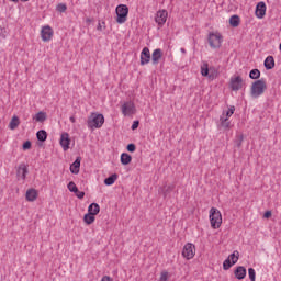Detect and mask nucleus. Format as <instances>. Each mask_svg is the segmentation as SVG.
<instances>
[{
    "mask_svg": "<svg viewBox=\"0 0 281 281\" xmlns=\"http://www.w3.org/2000/svg\"><path fill=\"white\" fill-rule=\"evenodd\" d=\"M11 1H13V3H19V0H11Z\"/></svg>",
    "mask_w": 281,
    "mask_h": 281,
    "instance_id": "47",
    "label": "nucleus"
},
{
    "mask_svg": "<svg viewBox=\"0 0 281 281\" xmlns=\"http://www.w3.org/2000/svg\"><path fill=\"white\" fill-rule=\"evenodd\" d=\"M164 56V52L160 48H156L151 54V63L153 65H159V60Z\"/></svg>",
    "mask_w": 281,
    "mask_h": 281,
    "instance_id": "14",
    "label": "nucleus"
},
{
    "mask_svg": "<svg viewBox=\"0 0 281 281\" xmlns=\"http://www.w3.org/2000/svg\"><path fill=\"white\" fill-rule=\"evenodd\" d=\"M209 218L213 229H218V227H221L223 224V215L216 207H211Z\"/></svg>",
    "mask_w": 281,
    "mask_h": 281,
    "instance_id": "1",
    "label": "nucleus"
},
{
    "mask_svg": "<svg viewBox=\"0 0 281 281\" xmlns=\"http://www.w3.org/2000/svg\"><path fill=\"white\" fill-rule=\"evenodd\" d=\"M59 144L64 151L69 150V145L71 144V138H69V133H63L60 135Z\"/></svg>",
    "mask_w": 281,
    "mask_h": 281,
    "instance_id": "11",
    "label": "nucleus"
},
{
    "mask_svg": "<svg viewBox=\"0 0 281 281\" xmlns=\"http://www.w3.org/2000/svg\"><path fill=\"white\" fill-rule=\"evenodd\" d=\"M209 45L212 49H218L223 45V35L221 33H210L209 34Z\"/></svg>",
    "mask_w": 281,
    "mask_h": 281,
    "instance_id": "5",
    "label": "nucleus"
},
{
    "mask_svg": "<svg viewBox=\"0 0 281 281\" xmlns=\"http://www.w3.org/2000/svg\"><path fill=\"white\" fill-rule=\"evenodd\" d=\"M232 267H234V263L227 258V259L223 262V269H224V271H227L228 269H232Z\"/></svg>",
    "mask_w": 281,
    "mask_h": 281,
    "instance_id": "34",
    "label": "nucleus"
},
{
    "mask_svg": "<svg viewBox=\"0 0 281 281\" xmlns=\"http://www.w3.org/2000/svg\"><path fill=\"white\" fill-rule=\"evenodd\" d=\"M160 281H168V272L167 271L161 272Z\"/></svg>",
    "mask_w": 281,
    "mask_h": 281,
    "instance_id": "40",
    "label": "nucleus"
},
{
    "mask_svg": "<svg viewBox=\"0 0 281 281\" xmlns=\"http://www.w3.org/2000/svg\"><path fill=\"white\" fill-rule=\"evenodd\" d=\"M232 27H238L240 25V18L238 15H233L229 19Z\"/></svg>",
    "mask_w": 281,
    "mask_h": 281,
    "instance_id": "23",
    "label": "nucleus"
},
{
    "mask_svg": "<svg viewBox=\"0 0 281 281\" xmlns=\"http://www.w3.org/2000/svg\"><path fill=\"white\" fill-rule=\"evenodd\" d=\"M266 89H267V82H265V79H259L255 81L250 89L251 98H260V95L265 93Z\"/></svg>",
    "mask_w": 281,
    "mask_h": 281,
    "instance_id": "3",
    "label": "nucleus"
},
{
    "mask_svg": "<svg viewBox=\"0 0 281 281\" xmlns=\"http://www.w3.org/2000/svg\"><path fill=\"white\" fill-rule=\"evenodd\" d=\"M23 3H25V2H27V1H30V0H21Z\"/></svg>",
    "mask_w": 281,
    "mask_h": 281,
    "instance_id": "48",
    "label": "nucleus"
},
{
    "mask_svg": "<svg viewBox=\"0 0 281 281\" xmlns=\"http://www.w3.org/2000/svg\"><path fill=\"white\" fill-rule=\"evenodd\" d=\"M101 281H113V279H111V277L109 276H104Z\"/></svg>",
    "mask_w": 281,
    "mask_h": 281,
    "instance_id": "44",
    "label": "nucleus"
},
{
    "mask_svg": "<svg viewBox=\"0 0 281 281\" xmlns=\"http://www.w3.org/2000/svg\"><path fill=\"white\" fill-rule=\"evenodd\" d=\"M89 214H92L97 216V214H100V205L98 203H92L88 207Z\"/></svg>",
    "mask_w": 281,
    "mask_h": 281,
    "instance_id": "21",
    "label": "nucleus"
},
{
    "mask_svg": "<svg viewBox=\"0 0 281 281\" xmlns=\"http://www.w3.org/2000/svg\"><path fill=\"white\" fill-rule=\"evenodd\" d=\"M234 111H236V108L234 105H231L226 112L224 111L222 113V115H224V117L227 119V121H229V117L234 115Z\"/></svg>",
    "mask_w": 281,
    "mask_h": 281,
    "instance_id": "24",
    "label": "nucleus"
},
{
    "mask_svg": "<svg viewBox=\"0 0 281 281\" xmlns=\"http://www.w3.org/2000/svg\"><path fill=\"white\" fill-rule=\"evenodd\" d=\"M70 172L72 175H78V172H80V157H77L76 160L70 165Z\"/></svg>",
    "mask_w": 281,
    "mask_h": 281,
    "instance_id": "18",
    "label": "nucleus"
},
{
    "mask_svg": "<svg viewBox=\"0 0 281 281\" xmlns=\"http://www.w3.org/2000/svg\"><path fill=\"white\" fill-rule=\"evenodd\" d=\"M77 199H85V191H79L77 189V192H75Z\"/></svg>",
    "mask_w": 281,
    "mask_h": 281,
    "instance_id": "39",
    "label": "nucleus"
},
{
    "mask_svg": "<svg viewBox=\"0 0 281 281\" xmlns=\"http://www.w3.org/2000/svg\"><path fill=\"white\" fill-rule=\"evenodd\" d=\"M133 160V158L131 157V155L123 153L121 155V164L123 166H128V164H131V161Z\"/></svg>",
    "mask_w": 281,
    "mask_h": 281,
    "instance_id": "22",
    "label": "nucleus"
},
{
    "mask_svg": "<svg viewBox=\"0 0 281 281\" xmlns=\"http://www.w3.org/2000/svg\"><path fill=\"white\" fill-rule=\"evenodd\" d=\"M18 178L22 179V181H25L26 177H27V166L22 164L18 167V171H16Z\"/></svg>",
    "mask_w": 281,
    "mask_h": 281,
    "instance_id": "16",
    "label": "nucleus"
},
{
    "mask_svg": "<svg viewBox=\"0 0 281 281\" xmlns=\"http://www.w3.org/2000/svg\"><path fill=\"white\" fill-rule=\"evenodd\" d=\"M23 150H30L32 148V142L30 140H26L24 144H23Z\"/></svg>",
    "mask_w": 281,
    "mask_h": 281,
    "instance_id": "38",
    "label": "nucleus"
},
{
    "mask_svg": "<svg viewBox=\"0 0 281 281\" xmlns=\"http://www.w3.org/2000/svg\"><path fill=\"white\" fill-rule=\"evenodd\" d=\"M235 278H237V280H245V278L247 277V269H245V267L243 266H238L235 271Z\"/></svg>",
    "mask_w": 281,
    "mask_h": 281,
    "instance_id": "15",
    "label": "nucleus"
},
{
    "mask_svg": "<svg viewBox=\"0 0 281 281\" xmlns=\"http://www.w3.org/2000/svg\"><path fill=\"white\" fill-rule=\"evenodd\" d=\"M104 125V115L92 113L88 119V128L95 131V128H102Z\"/></svg>",
    "mask_w": 281,
    "mask_h": 281,
    "instance_id": "2",
    "label": "nucleus"
},
{
    "mask_svg": "<svg viewBox=\"0 0 281 281\" xmlns=\"http://www.w3.org/2000/svg\"><path fill=\"white\" fill-rule=\"evenodd\" d=\"M83 221L87 223V225H91L95 221V215L88 213L85 215Z\"/></svg>",
    "mask_w": 281,
    "mask_h": 281,
    "instance_id": "28",
    "label": "nucleus"
},
{
    "mask_svg": "<svg viewBox=\"0 0 281 281\" xmlns=\"http://www.w3.org/2000/svg\"><path fill=\"white\" fill-rule=\"evenodd\" d=\"M248 276L250 281H256V270L254 268L248 269Z\"/></svg>",
    "mask_w": 281,
    "mask_h": 281,
    "instance_id": "36",
    "label": "nucleus"
},
{
    "mask_svg": "<svg viewBox=\"0 0 281 281\" xmlns=\"http://www.w3.org/2000/svg\"><path fill=\"white\" fill-rule=\"evenodd\" d=\"M115 12H116V23H119V25L124 24L126 19H128V7H126L125 4H120L116 7Z\"/></svg>",
    "mask_w": 281,
    "mask_h": 281,
    "instance_id": "4",
    "label": "nucleus"
},
{
    "mask_svg": "<svg viewBox=\"0 0 281 281\" xmlns=\"http://www.w3.org/2000/svg\"><path fill=\"white\" fill-rule=\"evenodd\" d=\"M263 65L266 69H273L276 67V59H273V56H268L265 59Z\"/></svg>",
    "mask_w": 281,
    "mask_h": 281,
    "instance_id": "19",
    "label": "nucleus"
},
{
    "mask_svg": "<svg viewBox=\"0 0 281 281\" xmlns=\"http://www.w3.org/2000/svg\"><path fill=\"white\" fill-rule=\"evenodd\" d=\"M220 126L222 128H224L225 131H227V128H229V126H232V122L227 121V119H225V114H222L220 116Z\"/></svg>",
    "mask_w": 281,
    "mask_h": 281,
    "instance_id": "20",
    "label": "nucleus"
},
{
    "mask_svg": "<svg viewBox=\"0 0 281 281\" xmlns=\"http://www.w3.org/2000/svg\"><path fill=\"white\" fill-rule=\"evenodd\" d=\"M121 111L123 113V115L125 117H128L131 115H135V103H133L132 101H127L125 102L122 106H121Z\"/></svg>",
    "mask_w": 281,
    "mask_h": 281,
    "instance_id": "9",
    "label": "nucleus"
},
{
    "mask_svg": "<svg viewBox=\"0 0 281 281\" xmlns=\"http://www.w3.org/2000/svg\"><path fill=\"white\" fill-rule=\"evenodd\" d=\"M139 127V121H134L132 124V131H135Z\"/></svg>",
    "mask_w": 281,
    "mask_h": 281,
    "instance_id": "42",
    "label": "nucleus"
},
{
    "mask_svg": "<svg viewBox=\"0 0 281 281\" xmlns=\"http://www.w3.org/2000/svg\"><path fill=\"white\" fill-rule=\"evenodd\" d=\"M263 218H271V211H267V212L263 214Z\"/></svg>",
    "mask_w": 281,
    "mask_h": 281,
    "instance_id": "43",
    "label": "nucleus"
},
{
    "mask_svg": "<svg viewBox=\"0 0 281 281\" xmlns=\"http://www.w3.org/2000/svg\"><path fill=\"white\" fill-rule=\"evenodd\" d=\"M54 36V30L49 25H45L41 30V38L44 43H48V41H52V37Z\"/></svg>",
    "mask_w": 281,
    "mask_h": 281,
    "instance_id": "8",
    "label": "nucleus"
},
{
    "mask_svg": "<svg viewBox=\"0 0 281 281\" xmlns=\"http://www.w3.org/2000/svg\"><path fill=\"white\" fill-rule=\"evenodd\" d=\"M150 63V49L148 47H144L140 52V65H148Z\"/></svg>",
    "mask_w": 281,
    "mask_h": 281,
    "instance_id": "13",
    "label": "nucleus"
},
{
    "mask_svg": "<svg viewBox=\"0 0 281 281\" xmlns=\"http://www.w3.org/2000/svg\"><path fill=\"white\" fill-rule=\"evenodd\" d=\"M155 21L158 25H165L166 21H168V11L166 10H160L156 13Z\"/></svg>",
    "mask_w": 281,
    "mask_h": 281,
    "instance_id": "10",
    "label": "nucleus"
},
{
    "mask_svg": "<svg viewBox=\"0 0 281 281\" xmlns=\"http://www.w3.org/2000/svg\"><path fill=\"white\" fill-rule=\"evenodd\" d=\"M249 78L251 80H258V78H260V70L259 69H252L250 72H249Z\"/></svg>",
    "mask_w": 281,
    "mask_h": 281,
    "instance_id": "30",
    "label": "nucleus"
},
{
    "mask_svg": "<svg viewBox=\"0 0 281 281\" xmlns=\"http://www.w3.org/2000/svg\"><path fill=\"white\" fill-rule=\"evenodd\" d=\"M69 192H74L76 194V192H78V187L76 186V182H69L67 186Z\"/></svg>",
    "mask_w": 281,
    "mask_h": 281,
    "instance_id": "35",
    "label": "nucleus"
},
{
    "mask_svg": "<svg viewBox=\"0 0 281 281\" xmlns=\"http://www.w3.org/2000/svg\"><path fill=\"white\" fill-rule=\"evenodd\" d=\"M115 181H117V175L116 173L105 178L104 179V184L105 186H113V183H115Z\"/></svg>",
    "mask_w": 281,
    "mask_h": 281,
    "instance_id": "26",
    "label": "nucleus"
},
{
    "mask_svg": "<svg viewBox=\"0 0 281 281\" xmlns=\"http://www.w3.org/2000/svg\"><path fill=\"white\" fill-rule=\"evenodd\" d=\"M245 87V80L240 75H233L229 79V89L232 91H240Z\"/></svg>",
    "mask_w": 281,
    "mask_h": 281,
    "instance_id": "6",
    "label": "nucleus"
},
{
    "mask_svg": "<svg viewBox=\"0 0 281 281\" xmlns=\"http://www.w3.org/2000/svg\"><path fill=\"white\" fill-rule=\"evenodd\" d=\"M239 256H240V252H238V250H235L233 254L228 256V260H231L233 265H236V262H238Z\"/></svg>",
    "mask_w": 281,
    "mask_h": 281,
    "instance_id": "29",
    "label": "nucleus"
},
{
    "mask_svg": "<svg viewBox=\"0 0 281 281\" xmlns=\"http://www.w3.org/2000/svg\"><path fill=\"white\" fill-rule=\"evenodd\" d=\"M57 11L58 12H66L67 11V4L60 3L57 5Z\"/></svg>",
    "mask_w": 281,
    "mask_h": 281,
    "instance_id": "37",
    "label": "nucleus"
},
{
    "mask_svg": "<svg viewBox=\"0 0 281 281\" xmlns=\"http://www.w3.org/2000/svg\"><path fill=\"white\" fill-rule=\"evenodd\" d=\"M172 190H175L173 184H169V186H165L161 190L164 196H168V194H170V192H172Z\"/></svg>",
    "mask_w": 281,
    "mask_h": 281,
    "instance_id": "31",
    "label": "nucleus"
},
{
    "mask_svg": "<svg viewBox=\"0 0 281 281\" xmlns=\"http://www.w3.org/2000/svg\"><path fill=\"white\" fill-rule=\"evenodd\" d=\"M196 255V247L192 243H188L184 245L182 249V256L186 258V260H192L194 256Z\"/></svg>",
    "mask_w": 281,
    "mask_h": 281,
    "instance_id": "7",
    "label": "nucleus"
},
{
    "mask_svg": "<svg viewBox=\"0 0 281 281\" xmlns=\"http://www.w3.org/2000/svg\"><path fill=\"white\" fill-rule=\"evenodd\" d=\"M38 142H45L47 139V132L45 130H40L36 133Z\"/></svg>",
    "mask_w": 281,
    "mask_h": 281,
    "instance_id": "25",
    "label": "nucleus"
},
{
    "mask_svg": "<svg viewBox=\"0 0 281 281\" xmlns=\"http://www.w3.org/2000/svg\"><path fill=\"white\" fill-rule=\"evenodd\" d=\"M69 120H70V122H71L72 124H76V117H75V116H70Z\"/></svg>",
    "mask_w": 281,
    "mask_h": 281,
    "instance_id": "45",
    "label": "nucleus"
},
{
    "mask_svg": "<svg viewBox=\"0 0 281 281\" xmlns=\"http://www.w3.org/2000/svg\"><path fill=\"white\" fill-rule=\"evenodd\" d=\"M127 150H128V153H135V144H128Z\"/></svg>",
    "mask_w": 281,
    "mask_h": 281,
    "instance_id": "41",
    "label": "nucleus"
},
{
    "mask_svg": "<svg viewBox=\"0 0 281 281\" xmlns=\"http://www.w3.org/2000/svg\"><path fill=\"white\" fill-rule=\"evenodd\" d=\"M255 14L257 19H265V14H267V4L265 2H258Z\"/></svg>",
    "mask_w": 281,
    "mask_h": 281,
    "instance_id": "12",
    "label": "nucleus"
},
{
    "mask_svg": "<svg viewBox=\"0 0 281 281\" xmlns=\"http://www.w3.org/2000/svg\"><path fill=\"white\" fill-rule=\"evenodd\" d=\"M47 120V114L45 112H38L34 116L35 122H45Z\"/></svg>",
    "mask_w": 281,
    "mask_h": 281,
    "instance_id": "27",
    "label": "nucleus"
},
{
    "mask_svg": "<svg viewBox=\"0 0 281 281\" xmlns=\"http://www.w3.org/2000/svg\"><path fill=\"white\" fill-rule=\"evenodd\" d=\"M38 199V192L35 189H29L26 191V201L34 202Z\"/></svg>",
    "mask_w": 281,
    "mask_h": 281,
    "instance_id": "17",
    "label": "nucleus"
},
{
    "mask_svg": "<svg viewBox=\"0 0 281 281\" xmlns=\"http://www.w3.org/2000/svg\"><path fill=\"white\" fill-rule=\"evenodd\" d=\"M180 52H181L182 54H186V48H180Z\"/></svg>",
    "mask_w": 281,
    "mask_h": 281,
    "instance_id": "46",
    "label": "nucleus"
},
{
    "mask_svg": "<svg viewBox=\"0 0 281 281\" xmlns=\"http://www.w3.org/2000/svg\"><path fill=\"white\" fill-rule=\"evenodd\" d=\"M98 30H102V26L99 24Z\"/></svg>",
    "mask_w": 281,
    "mask_h": 281,
    "instance_id": "49",
    "label": "nucleus"
},
{
    "mask_svg": "<svg viewBox=\"0 0 281 281\" xmlns=\"http://www.w3.org/2000/svg\"><path fill=\"white\" fill-rule=\"evenodd\" d=\"M19 124H20L19 116H13L11 122H10L11 131H14V128H16V126H19Z\"/></svg>",
    "mask_w": 281,
    "mask_h": 281,
    "instance_id": "32",
    "label": "nucleus"
},
{
    "mask_svg": "<svg viewBox=\"0 0 281 281\" xmlns=\"http://www.w3.org/2000/svg\"><path fill=\"white\" fill-rule=\"evenodd\" d=\"M201 75L204 77L210 76V68H209L207 64H203L201 66Z\"/></svg>",
    "mask_w": 281,
    "mask_h": 281,
    "instance_id": "33",
    "label": "nucleus"
}]
</instances>
